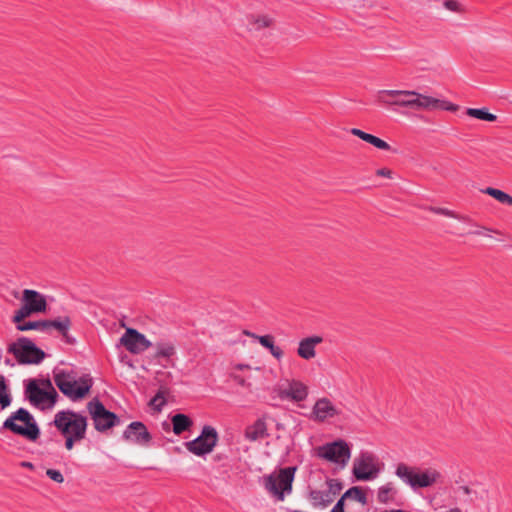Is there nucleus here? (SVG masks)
<instances>
[{"instance_id": "f257e3e1", "label": "nucleus", "mask_w": 512, "mask_h": 512, "mask_svg": "<svg viewBox=\"0 0 512 512\" xmlns=\"http://www.w3.org/2000/svg\"><path fill=\"white\" fill-rule=\"evenodd\" d=\"M54 382L59 390L73 401L84 398L93 385L89 375H84L77 380L72 371L64 370L54 373Z\"/></svg>"}, {"instance_id": "f03ea898", "label": "nucleus", "mask_w": 512, "mask_h": 512, "mask_svg": "<svg viewBox=\"0 0 512 512\" xmlns=\"http://www.w3.org/2000/svg\"><path fill=\"white\" fill-rule=\"evenodd\" d=\"M395 475L412 489L426 488L434 485L441 474L433 468L421 470L418 467L409 466L406 463H398L395 469Z\"/></svg>"}, {"instance_id": "7ed1b4c3", "label": "nucleus", "mask_w": 512, "mask_h": 512, "mask_svg": "<svg viewBox=\"0 0 512 512\" xmlns=\"http://www.w3.org/2000/svg\"><path fill=\"white\" fill-rule=\"evenodd\" d=\"M2 429L15 435L22 436L30 441H36L40 436V429L33 415L25 408L13 412L2 425Z\"/></svg>"}, {"instance_id": "20e7f679", "label": "nucleus", "mask_w": 512, "mask_h": 512, "mask_svg": "<svg viewBox=\"0 0 512 512\" xmlns=\"http://www.w3.org/2000/svg\"><path fill=\"white\" fill-rule=\"evenodd\" d=\"M53 424L63 436H70L76 440H83L86 436V417L72 410L57 412Z\"/></svg>"}, {"instance_id": "39448f33", "label": "nucleus", "mask_w": 512, "mask_h": 512, "mask_svg": "<svg viewBox=\"0 0 512 512\" xmlns=\"http://www.w3.org/2000/svg\"><path fill=\"white\" fill-rule=\"evenodd\" d=\"M402 108H409L415 111L444 110L455 112L458 110V105L421 94L415 90H405Z\"/></svg>"}, {"instance_id": "423d86ee", "label": "nucleus", "mask_w": 512, "mask_h": 512, "mask_svg": "<svg viewBox=\"0 0 512 512\" xmlns=\"http://www.w3.org/2000/svg\"><path fill=\"white\" fill-rule=\"evenodd\" d=\"M7 352L12 354L21 365L39 364L45 358L44 351L24 336L9 344Z\"/></svg>"}, {"instance_id": "0eeeda50", "label": "nucleus", "mask_w": 512, "mask_h": 512, "mask_svg": "<svg viewBox=\"0 0 512 512\" xmlns=\"http://www.w3.org/2000/svg\"><path fill=\"white\" fill-rule=\"evenodd\" d=\"M296 467H286L279 470L278 474H270L264 478L265 489L276 497L277 500L283 501L285 494L292 491V483Z\"/></svg>"}, {"instance_id": "6e6552de", "label": "nucleus", "mask_w": 512, "mask_h": 512, "mask_svg": "<svg viewBox=\"0 0 512 512\" xmlns=\"http://www.w3.org/2000/svg\"><path fill=\"white\" fill-rule=\"evenodd\" d=\"M87 410L98 432H105L120 423L119 417L114 412L107 410L98 398L88 402Z\"/></svg>"}, {"instance_id": "1a4fd4ad", "label": "nucleus", "mask_w": 512, "mask_h": 512, "mask_svg": "<svg viewBox=\"0 0 512 512\" xmlns=\"http://www.w3.org/2000/svg\"><path fill=\"white\" fill-rule=\"evenodd\" d=\"M352 472L357 480L367 481L376 478L380 472L378 458L372 452L362 451L354 459Z\"/></svg>"}, {"instance_id": "9d476101", "label": "nucleus", "mask_w": 512, "mask_h": 512, "mask_svg": "<svg viewBox=\"0 0 512 512\" xmlns=\"http://www.w3.org/2000/svg\"><path fill=\"white\" fill-rule=\"evenodd\" d=\"M218 438L217 430L210 425H205L200 435L194 440L186 442L185 446L192 454L204 456L213 451L214 447L217 445Z\"/></svg>"}, {"instance_id": "9b49d317", "label": "nucleus", "mask_w": 512, "mask_h": 512, "mask_svg": "<svg viewBox=\"0 0 512 512\" xmlns=\"http://www.w3.org/2000/svg\"><path fill=\"white\" fill-rule=\"evenodd\" d=\"M317 455L327 461L345 466L351 457V450L344 440L339 439L318 447Z\"/></svg>"}, {"instance_id": "f8f14e48", "label": "nucleus", "mask_w": 512, "mask_h": 512, "mask_svg": "<svg viewBox=\"0 0 512 512\" xmlns=\"http://www.w3.org/2000/svg\"><path fill=\"white\" fill-rule=\"evenodd\" d=\"M25 396L35 406H42L48 403V407L51 408L55 405L58 393L55 389L47 391L39 387L37 380L31 379L25 385Z\"/></svg>"}, {"instance_id": "ddd939ff", "label": "nucleus", "mask_w": 512, "mask_h": 512, "mask_svg": "<svg viewBox=\"0 0 512 512\" xmlns=\"http://www.w3.org/2000/svg\"><path fill=\"white\" fill-rule=\"evenodd\" d=\"M120 344L132 354H140L152 346V343L146 339L145 335L134 328L126 329L120 338Z\"/></svg>"}, {"instance_id": "4468645a", "label": "nucleus", "mask_w": 512, "mask_h": 512, "mask_svg": "<svg viewBox=\"0 0 512 512\" xmlns=\"http://www.w3.org/2000/svg\"><path fill=\"white\" fill-rule=\"evenodd\" d=\"M123 439L140 446H146L150 443L152 436L146 426L140 421L130 423L124 430Z\"/></svg>"}, {"instance_id": "2eb2a0df", "label": "nucleus", "mask_w": 512, "mask_h": 512, "mask_svg": "<svg viewBox=\"0 0 512 512\" xmlns=\"http://www.w3.org/2000/svg\"><path fill=\"white\" fill-rule=\"evenodd\" d=\"M405 97V90H379L375 96V102L385 108L401 107Z\"/></svg>"}, {"instance_id": "dca6fc26", "label": "nucleus", "mask_w": 512, "mask_h": 512, "mask_svg": "<svg viewBox=\"0 0 512 512\" xmlns=\"http://www.w3.org/2000/svg\"><path fill=\"white\" fill-rule=\"evenodd\" d=\"M339 413L331 400L326 397L318 399L312 408V416L318 422H324L328 418L339 415Z\"/></svg>"}, {"instance_id": "f3484780", "label": "nucleus", "mask_w": 512, "mask_h": 512, "mask_svg": "<svg viewBox=\"0 0 512 512\" xmlns=\"http://www.w3.org/2000/svg\"><path fill=\"white\" fill-rule=\"evenodd\" d=\"M23 302L26 303L30 311L34 313L45 312L47 308L45 297L35 290L25 289L23 291Z\"/></svg>"}, {"instance_id": "a211bd4d", "label": "nucleus", "mask_w": 512, "mask_h": 512, "mask_svg": "<svg viewBox=\"0 0 512 512\" xmlns=\"http://www.w3.org/2000/svg\"><path fill=\"white\" fill-rule=\"evenodd\" d=\"M322 341L323 338L317 335L302 339L299 342L297 354L305 360L314 358L316 355L315 347L316 345L322 343Z\"/></svg>"}, {"instance_id": "6ab92c4d", "label": "nucleus", "mask_w": 512, "mask_h": 512, "mask_svg": "<svg viewBox=\"0 0 512 512\" xmlns=\"http://www.w3.org/2000/svg\"><path fill=\"white\" fill-rule=\"evenodd\" d=\"M307 395L308 387L304 383L297 380H292L289 382L288 389L281 393V396L291 398L296 402L305 400Z\"/></svg>"}, {"instance_id": "aec40b11", "label": "nucleus", "mask_w": 512, "mask_h": 512, "mask_svg": "<svg viewBox=\"0 0 512 512\" xmlns=\"http://www.w3.org/2000/svg\"><path fill=\"white\" fill-rule=\"evenodd\" d=\"M244 334L249 336V337H251V338L257 339L258 342L263 347L269 349L270 353L277 360H280L283 357L284 352H283V350L279 346L274 345V337L272 335L260 336V335H257L255 333L249 332V331H244Z\"/></svg>"}, {"instance_id": "412c9836", "label": "nucleus", "mask_w": 512, "mask_h": 512, "mask_svg": "<svg viewBox=\"0 0 512 512\" xmlns=\"http://www.w3.org/2000/svg\"><path fill=\"white\" fill-rule=\"evenodd\" d=\"M268 436L267 425L263 419L256 420L245 429V438L249 441H257Z\"/></svg>"}, {"instance_id": "4be33fe9", "label": "nucleus", "mask_w": 512, "mask_h": 512, "mask_svg": "<svg viewBox=\"0 0 512 512\" xmlns=\"http://www.w3.org/2000/svg\"><path fill=\"white\" fill-rule=\"evenodd\" d=\"M71 327V320L68 316L59 317L53 320H45V331L49 328L56 329L63 337L67 338V342L72 343L68 338V331Z\"/></svg>"}, {"instance_id": "5701e85b", "label": "nucleus", "mask_w": 512, "mask_h": 512, "mask_svg": "<svg viewBox=\"0 0 512 512\" xmlns=\"http://www.w3.org/2000/svg\"><path fill=\"white\" fill-rule=\"evenodd\" d=\"M309 499L314 507L320 508H326L333 502L330 492L316 489L309 492Z\"/></svg>"}, {"instance_id": "b1692460", "label": "nucleus", "mask_w": 512, "mask_h": 512, "mask_svg": "<svg viewBox=\"0 0 512 512\" xmlns=\"http://www.w3.org/2000/svg\"><path fill=\"white\" fill-rule=\"evenodd\" d=\"M171 422L173 425V432L176 435H180L184 431L189 430L193 424L192 420L187 415L181 413L175 414L171 418Z\"/></svg>"}, {"instance_id": "393cba45", "label": "nucleus", "mask_w": 512, "mask_h": 512, "mask_svg": "<svg viewBox=\"0 0 512 512\" xmlns=\"http://www.w3.org/2000/svg\"><path fill=\"white\" fill-rule=\"evenodd\" d=\"M248 24L250 30L261 31L264 28H268L273 24V19L268 15H251L248 18Z\"/></svg>"}, {"instance_id": "a878e982", "label": "nucleus", "mask_w": 512, "mask_h": 512, "mask_svg": "<svg viewBox=\"0 0 512 512\" xmlns=\"http://www.w3.org/2000/svg\"><path fill=\"white\" fill-rule=\"evenodd\" d=\"M12 403V395L4 375H0V408H8Z\"/></svg>"}, {"instance_id": "bb28decb", "label": "nucleus", "mask_w": 512, "mask_h": 512, "mask_svg": "<svg viewBox=\"0 0 512 512\" xmlns=\"http://www.w3.org/2000/svg\"><path fill=\"white\" fill-rule=\"evenodd\" d=\"M466 114L487 122H495L497 120V115L490 113L488 108H467Z\"/></svg>"}, {"instance_id": "cd10ccee", "label": "nucleus", "mask_w": 512, "mask_h": 512, "mask_svg": "<svg viewBox=\"0 0 512 512\" xmlns=\"http://www.w3.org/2000/svg\"><path fill=\"white\" fill-rule=\"evenodd\" d=\"M482 192L493 197L502 204L512 206V196L500 189L487 187L483 189Z\"/></svg>"}, {"instance_id": "c85d7f7f", "label": "nucleus", "mask_w": 512, "mask_h": 512, "mask_svg": "<svg viewBox=\"0 0 512 512\" xmlns=\"http://www.w3.org/2000/svg\"><path fill=\"white\" fill-rule=\"evenodd\" d=\"M396 491L392 483H387L378 489L377 500L380 503L386 504L393 499Z\"/></svg>"}, {"instance_id": "c756f323", "label": "nucleus", "mask_w": 512, "mask_h": 512, "mask_svg": "<svg viewBox=\"0 0 512 512\" xmlns=\"http://www.w3.org/2000/svg\"><path fill=\"white\" fill-rule=\"evenodd\" d=\"M157 351L155 353V358H170L175 354V347L172 343H157L156 344Z\"/></svg>"}, {"instance_id": "7c9ffc66", "label": "nucleus", "mask_w": 512, "mask_h": 512, "mask_svg": "<svg viewBox=\"0 0 512 512\" xmlns=\"http://www.w3.org/2000/svg\"><path fill=\"white\" fill-rule=\"evenodd\" d=\"M344 498H353L357 502L365 505L367 503V497L365 492L357 486L349 488L344 494Z\"/></svg>"}, {"instance_id": "2f4dec72", "label": "nucleus", "mask_w": 512, "mask_h": 512, "mask_svg": "<svg viewBox=\"0 0 512 512\" xmlns=\"http://www.w3.org/2000/svg\"><path fill=\"white\" fill-rule=\"evenodd\" d=\"M430 210L432 212L436 213V214H440V215H444V216H447V217L455 218V219H458L460 221L471 222V219L469 217L464 216V215L456 214L454 211L449 210L447 208L431 207Z\"/></svg>"}, {"instance_id": "473e14b6", "label": "nucleus", "mask_w": 512, "mask_h": 512, "mask_svg": "<svg viewBox=\"0 0 512 512\" xmlns=\"http://www.w3.org/2000/svg\"><path fill=\"white\" fill-rule=\"evenodd\" d=\"M16 329L18 331H28V330H41L45 331V320L40 321H29L23 324L16 325Z\"/></svg>"}, {"instance_id": "72a5a7b5", "label": "nucleus", "mask_w": 512, "mask_h": 512, "mask_svg": "<svg viewBox=\"0 0 512 512\" xmlns=\"http://www.w3.org/2000/svg\"><path fill=\"white\" fill-rule=\"evenodd\" d=\"M32 313L34 312L30 311L29 306L24 303V305L15 312V315L13 316V322L16 323V325L23 324L22 321Z\"/></svg>"}, {"instance_id": "f704fd0d", "label": "nucleus", "mask_w": 512, "mask_h": 512, "mask_svg": "<svg viewBox=\"0 0 512 512\" xmlns=\"http://www.w3.org/2000/svg\"><path fill=\"white\" fill-rule=\"evenodd\" d=\"M165 404L166 400L164 396V391L162 390H159L149 402V405L152 406L156 411H161Z\"/></svg>"}, {"instance_id": "c9c22d12", "label": "nucleus", "mask_w": 512, "mask_h": 512, "mask_svg": "<svg viewBox=\"0 0 512 512\" xmlns=\"http://www.w3.org/2000/svg\"><path fill=\"white\" fill-rule=\"evenodd\" d=\"M328 490L327 492L331 493V497H335L343 488L342 483L338 479H329L327 480Z\"/></svg>"}, {"instance_id": "e433bc0d", "label": "nucleus", "mask_w": 512, "mask_h": 512, "mask_svg": "<svg viewBox=\"0 0 512 512\" xmlns=\"http://www.w3.org/2000/svg\"><path fill=\"white\" fill-rule=\"evenodd\" d=\"M367 143H369L381 150H390L391 149V146L386 141H384L374 135L372 136L371 140L368 141Z\"/></svg>"}, {"instance_id": "4c0bfd02", "label": "nucleus", "mask_w": 512, "mask_h": 512, "mask_svg": "<svg viewBox=\"0 0 512 512\" xmlns=\"http://www.w3.org/2000/svg\"><path fill=\"white\" fill-rule=\"evenodd\" d=\"M443 5L447 10L452 12L461 13L463 11L460 3L456 0H445Z\"/></svg>"}, {"instance_id": "58836bf2", "label": "nucleus", "mask_w": 512, "mask_h": 512, "mask_svg": "<svg viewBox=\"0 0 512 512\" xmlns=\"http://www.w3.org/2000/svg\"><path fill=\"white\" fill-rule=\"evenodd\" d=\"M46 475L56 483L64 482V476L62 475V473L59 470L47 469Z\"/></svg>"}, {"instance_id": "ea45409f", "label": "nucleus", "mask_w": 512, "mask_h": 512, "mask_svg": "<svg viewBox=\"0 0 512 512\" xmlns=\"http://www.w3.org/2000/svg\"><path fill=\"white\" fill-rule=\"evenodd\" d=\"M350 132H351L352 135L359 137L360 139H362L365 142L370 141L372 136H373L372 134L364 132V131H362L361 129H358V128H352L350 130Z\"/></svg>"}, {"instance_id": "a19ab883", "label": "nucleus", "mask_w": 512, "mask_h": 512, "mask_svg": "<svg viewBox=\"0 0 512 512\" xmlns=\"http://www.w3.org/2000/svg\"><path fill=\"white\" fill-rule=\"evenodd\" d=\"M345 499L346 498H344V495H342V497L337 501V503L335 504V506L332 508V510L330 512H345V510H344Z\"/></svg>"}, {"instance_id": "79ce46f5", "label": "nucleus", "mask_w": 512, "mask_h": 512, "mask_svg": "<svg viewBox=\"0 0 512 512\" xmlns=\"http://www.w3.org/2000/svg\"><path fill=\"white\" fill-rule=\"evenodd\" d=\"M65 437V447L67 450H72L74 447L75 442H79L80 440H76L73 437L70 436H64Z\"/></svg>"}, {"instance_id": "37998d69", "label": "nucleus", "mask_w": 512, "mask_h": 512, "mask_svg": "<svg viewBox=\"0 0 512 512\" xmlns=\"http://www.w3.org/2000/svg\"><path fill=\"white\" fill-rule=\"evenodd\" d=\"M376 175L390 178L392 171L388 168H381L376 171Z\"/></svg>"}, {"instance_id": "c03bdc74", "label": "nucleus", "mask_w": 512, "mask_h": 512, "mask_svg": "<svg viewBox=\"0 0 512 512\" xmlns=\"http://www.w3.org/2000/svg\"><path fill=\"white\" fill-rule=\"evenodd\" d=\"M476 227H478L479 229L478 230H475V231H472L470 232L469 234H473V235H484V231H492L491 229L489 228H486V227H483V226H480L478 224H474Z\"/></svg>"}, {"instance_id": "a18cd8bd", "label": "nucleus", "mask_w": 512, "mask_h": 512, "mask_svg": "<svg viewBox=\"0 0 512 512\" xmlns=\"http://www.w3.org/2000/svg\"><path fill=\"white\" fill-rule=\"evenodd\" d=\"M41 384L44 387L43 389H45L47 391H52V389H55L49 379L42 380Z\"/></svg>"}, {"instance_id": "49530a36", "label": "nucleus", "mask_w": 512, "mask_h": 512, "mask_svg": "<svg viewBox=\"0 0 512 512\" xmlns=\"http://www.w3.org/2000/svg\"><path fill=\"white\" fill-rule=\"evenodd\" d=\"M233 378H234V380H235V381H236L240 386H243V387H244V386H247V385H248V384H247V382H246V380H245L243 377H241V376L236 375V376H234Z\"/></svg>"}, {"instance_id": "de8ad7c7", "label": "nucleus", "mask_w": 512, "mask_h": 512, "mask_svg": "<svg viewBox=\"0 0 512 512\" xmlns=\"http://www.w3.org/2000/svg\"><path fill=\"white\" fill-rule=\"evenodd\" d=\"M20 465H21V467L28 468V469L34 468V465L31 462H27V461L21 462Z\"/></svg>"}, {"instance_id": "09e8293b", "label": "nucleus", "mask_w": 512, "mask_h": 512, "mask_svg": "<svg viewBox=\"0 0 512 512\" xmlns=\"http://www.w3.org/2000/svg\"><path fill=\"white\" fill-rule=\"evenodd\" d=\"M459 489H460L464 494H467V495H468V494H470V493H471V489H470L468 486H466V485H464V486H460V487H459Z\"/></svg>"}, {"instance_id": "8fccbe9b", "label": "nucleus", "mask_w": 512, "mask_h": 512, "mask_svg": "<svg viewBox=\"0 0 512 512\" xmlns=\"http://www.w3.org/2000/svg\"><path fill=\"white\" fill-rule=\"evenodd\" d=\"M226 458H227V456H226V455H224V454H216V455L214 456V460H215V461H222V460H224V459H226Z\"/></svg>"}, {"instance_id": "3c124183", "label": "nucleus", "mask_w": 512, "mask_h": 512, "mask_svg": "<svg viewBox=\"0 0 512 512\" xmlns=\"http://www.w3.org/2000/svg\"><path fill=\"white\" fill-rule=\"evenodd\" d=\"M237 369H240V370H243V369H247L249 368V365H245V364H238L236 366Z\"/></svg>"}, {"instance_id": "603ef678", "label": "nucleus", "mask_w": 512, "mask_h": 512, "mask_svg": "<svg viewBox=\"0 0 512 512\" xmlns=\"http://www.w3.org/2000/svg\"><path fill=\"white\" fill-rule=\"evenodd\" d=\"M445 512H462L459 508H450Z\"/></svg>"}]
</instances>
